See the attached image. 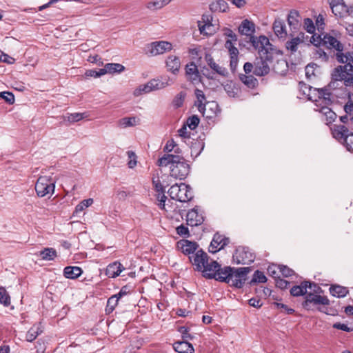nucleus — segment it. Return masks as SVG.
<instances>
[{"mask_svg":"<svg viewBox=\"0 0 353 353\" xmlns=\"http://www.w3.org/2000/svg\"><path fill=\"white\" fill-rule=\"evenodd\" d=\"M253 47L258 50L259 57L254 62V74L256 76H264L270 71L274 59L278 55V51L273 48L265 36H259V39H254Z\"/></svg>","mask_w":353,"mask_h":353,"instance_id":"nucleus-1","label":"nucleus"},{"mask_svg":"<svg viewBox=\"0 0 353 353\" xmlns=\"http://www.w3.org/2000/svg\"><path fill=\"white\" fill-rule=\"evenodd\" d=\"M250 270L251 268L249 267L239 268L225 267L221 268L219 265V270L215 272V276L212 279L220 282H225L230 286L241 288L246 281L247 274Z\"/></svg>","mask_w":353,"mask_h":353,"instance_id":"nucleus-2","label":"nucleus"},{"mask_svg":"<svg viewBox=\"0 0 353 353\" xmlns=\"http://www.w3.org/2000/svg\"><path fill=\"white\" fill-rule=\"evenodd\" d=\"M158 165L165 167L170 165L171 176L175 179H184L190 172V165L181 155L165 154L159 159Z\"/></svg>","mask_w":353,"mask_h":353,"instance_id":"nucleus-3","label":"nucleus"},{"mask_svg":"<svg viewBox=\"0 0 353 353\" xmlns=\"http://www.w3.org/2000/svg\"><path fill=\"white\" fill-rule=\"evenodd\" d=\"M335 82H331L327 88L316 89L311 86L305 85L303 94L307 96V99L314 102L315 108H318L322 104L331 105L334 101V97L336 94L335 90H331V88L334 86Z\"/></svg>","mask_w":353,"mask_h":353,"instance_id":"nucleus-4","label":"nucleus"},{"mask_svg":"<svg viewBox=\"0 0 353 353\" xmlns=\"http://www.w3.org/2000/svg\"><path fill=\"white\" fill-rule=\"evenodd\" d=\"M310 42L316 46H324L330 50H334L337 53H342L343 44L331 33L314 34L311 37Z\"/></svg>","mask_w":353,"mask_h":353,"instance_id":"nucleus-5","label":"nucleus"},{"mask_svg":"<svg viewBox=\"0 0 353 353\" xmlns=\"http://www.w3.org/2000/svg\"><path fill=\"white\" fill-rule=\"evenodd\" d=\"M174 83V81L168 77H163L161 80L153 79L145 84L140 85L133 91L134 97L149 93L153 90H161Z\"/></svg>","mask_w":353,"mask_h":353,"instance_id":"nucleus-6","label":"nucleus"},{"mask_svg":"<svg viewBox=\"0 0 353 353\" xmlns=\"http://www.w3.org/2000/svg\"><path fill=\"white\" fill-rule=\"evenodd\" d=\"M224 35L227 37L225 47L228 50L230 57V65L232 71H234L238 64L239 50L235 47L237 41L236 34L229 28L225 30Z\"/></svg>","mask_w":353,"mask_h":353,"instance_id":"nucleus-7","label":"nucleus"},{"mask_svg":"<svg viewBox=\"0 0 353 353\" xmlns=\"http://www.w3.org/2000/svg\"><path fill=\"white\" fill-rule=\"evenodd\" d=\"M56 181L51 176H41L35 183V191L38 196H50L54 192Z\"/></svg>","mask_w":353,"mask_h":353,"instance_id":"nucleus-8","label":"nucleus"},{"mask_svg":"<svg viewBox=\"0 0 353 353\" xmlns=\"http://www.w3.org/2000/svg\"><path fill=\"white\" fill-rule=\"evenodd\" d=\"M168 194L172 199L180 202H187L193 197L190 186L183 183L172 185L168 190Z\"/></svg>","mask_w":353,"mask_h":353,"instance_id":"nucleus-9","label":"nucleus"},{"mask_svg":"<svg viewBox=\"0 0 353 353\" xmlns=\"http://www.w3.org/2000/svg\"><path fill=\"white\" fill-rule=\"evenodd\" d=\"M254 254L248 248L238 247L232 256V261L236 264H250L254 260Z\"/></svg>","mask_w":353,"mask_h":353,"instance_id":"nucleus-10","label":"nucleus"},{"mask_svg":"<svg viewBox=\"0 0 353 353\" xmlns=\"http://www.w3.org/2000/svg\"><path fill=\"white\" fill-rule=\"evenodd\" d=\"M172 49V44L165 41H154L147 45L146 53L150 56H157Z\"/></svg>","mask_w":353,"mask_h":353,"instance_id":"nucleus-11","label":"nucleus"},{"mask_svg":"<svg viewBox=\"0 0 353 353\" xmlns=\"http://www.w3.org/2000/svg\"><path fill=\"white\" fill-rule=\"evenodd\" d=\"M309 290L316 293H320L321 288L315 283L303 281L299 285H294L290 290V294L294 296L307 295Z\"/></svg>","mask_w":353,"mask_h":353,"instance_id":"nucleus-12","label":"nucleus"},{"mask_svg":"<svg viewBox=\"0 0 353 353\" xmlns=\"http://www.w3.org/2000/svg\"><path fill=\"white\" fill-rule=\"evenodd\" d=\"M125 70V67L120 63H106L103 68L98 71L90 70V77H99L106 73L121 72Z\"/></svg>","mask_w":353,"mask_h":353,"instance_id":"nucleus-13","label":"nucleus"},{"mask_svg":"<svg viewBox=\"0 0 353 353\" xmlns=\"http://www.w3.org/2000/svg\"><path fill=\"white\" fill-rule=\"evenodd\" d=\"M198 110L207 119H212L221 112L218 103L213 101H207L203 105H198Z\"/></svg>","mask_w":353,"mask_h":353,"instance_id":"nucleus-14","label":"nucleus"},{"mask_svg":"<svg viewBox=\"0 0 353 353\" xmlns=\"http://www.w3.org/2000/svg\"><path fill=\"white\" fill-rule=\"evenodd\" d=\"M318 293L314 292L312 290H309L307 294L305 296V300L303 303V305L309 309L310 305L313 303L314 305H327L330 304V301L327 296H321L317 294Z\"/></svg>","mask_w":353,"mask_h":353,"instance_id":"nucleus-15","label":"nucleus"},{"mask_svg":"<svg viewBox=\"0 0 353 353\" xmlns=\"http://www.w3.org/2000/svg\"><path fill=\"white\" fill-rule=\"evenodd\" d=\"M255 24L248 19H244L239 26V32L242 34L247 36L250 38V41L253 46V41L254 39H259V37L254 36L255 33Z\"/></svg>","mask_w":353,"mask_h":353,"instance_id":"nucleus-16","label":"nucleus"},{"mask_svg":"<svg viewBox=\"0 0 353 353\" xmlns=\"http://www.w3.org/2000/svg\"><path fill=\"white\" fill-rule=\"evenodd\" d=\"M186 221L187 223L190 226L201 225L204 221L203 212H199L198 208H194L187 213Z\"/></svg>","mask_w":353,"mask_h":353,"instance_id":"nucleus-17","label":"nucleus"},{"mask_svg":"<svg viewBox=\"0 0 353 353\" xmlns=\"http://www.w3.org/2000/svg\"><path fill=\"white\" fill-rule=\"evenodd\" d=\"M229 241H230L228 238H226L221 234L216 233L214 235L210 245L209 250L210 252L216 253V252L223 249L226 245H228Z\"/></svg>","mask_w":353,"mask_h":353,"instance_id":"nucleus-18","label":"nucleus"},{"mask_svg":"<svg viewBox=\"0 0 353 353\" xmlns=\"http://www.w3.org/2000/svg\"><path fill=\"white\" fill-rule=\"evenodd\" d=\"M301 17L299 12L295 10H291L287 17V21L292 33H296L301 27Z\"/></svg>","mask_w":353,"mask_h":353,"instance_id":"nucleus-19","label":"nucleus"},{"mask_svg":"<svg viewBox=\"0 0 353 353\" xmlns=\"http://www.w3.org/2000/svg\"><path fill=\"white\" fill-rule=\"evenodd\" d=\"M208 254L202 250H197L194 254L189 257L192 265L199 271L204 268V262H206Z\"/></svg>","mask_w":353,"mask_h":353,"instance_id":"nucleus-20","label":"nucleus"},{"mask_svg":"<svg viewBox=\"0 0 353 353\" xmlns=\"http://www.w3.org/2000/svg\"><path fill=\"white\" fill-rule=\"evenodd\" d=\"M161 180L159 176H154L152 178V183L155 188V190L157 192L160 193H164L165 192V188L170 185L171 183V178H173L171 176V174L170 176L168 175H163L161 176Z\"/></svg>","mask_w":353,"mask_h":353,"instance_id":"nucleus-21","label":"nucleus"},{"mask_svg":"<svg viewBox=\"0 0 353 353\" xmlns=\"http://www.w3.org/2000/svg\"><path fill=\"white\" fill-rule=\"evenodd\" d=\"M330 105L322 104L318 108H314L315 111L319 112L324 118L327 125L332 123L336 119V114L329 107Z\"/></svg>","mask_w":353,"mask_h":353,"instance_id":"nucleus-22","label":"nucleus"},{"mask_svg":"<svg viewBox=\"0 0 353 353\" xmlns=\"http://www.w3.org/2000/svg\"><path fill=\"white\" fill-rule=\"evenodd\" d=\"M185 74L188 79L194 84L201 82V76L196 65L191 62L185 66Z\"/></svg>","mask_w":353,"mask_h":353,"instance_id":"nucleus-23","label":"nucleus"},{"mask_svg":"<svg viewBox=\"0 0 353 353\" xmlns=\"http://www.w3.org/2000/svg\"><path fill=\"white\" fill-rule=\"evenodd\" d=\"M205 60L208 65V66L214 71V73H216L221 76L225 77L228 74L227 69L221 65H219L216 63L212 55L209 53H206L205 55Z\"/></svg>","mask_w":353,"mask_h":353,"instance_id":"nucleus-24","label":"nucleus"},{"mask_svg":"<svg viewBox=\"0 0 353 353\" xmlns=\"http://www.w3.org/2000/svg\"><path fill=\"white\" fill-rule=\"evenodd\" d=\"M272 28L276 36L281 39H285L288 33L285 21L281 19H276L273 23Z\"/></svg>","mask_w":353,"mask_h":353,"instance_id":"nucleus-25","label":"nucleus"},{"mask_svg":"<svg viewBox=\"0 0 353 353\" xmlns=\"http://www.w3.org/2000/svg\"><path fill=\"white\" fill-rule=\"evenodd\" d=\"M332 134L334 139L343 144L346 137L349 136L347 128L343 125H334L331 128Z\"/></svg>","mask_w":353,"mask_h":353,"instance_id":"nucleus-26","label":"nucleus"},{"mask_svg":"<svg viewBox=\"0 0 353 353\" xmlns=\"http://www.w3.org/2000/svg\"><path fill=\"white\" fill-rule=\"evenodd\" d=\"M304 42V33L300 32L297 37L292 38L285 43L286 49L291 53L296 52L300 44Z\"/></svg>","mask_w":353,"mask_h":353,"instance_id":"nucleus-27","label":"nucleus"},{"mask_svg":"<svg viewBox=\"0 0 353 353\" xmlns=\"http://www.w3.org/2000/svg\"><path fill=\"white\" fill-rule=\"evenodd\" d=\"M124 270L125 268L121 263L115 261L107 266L105 274L110 278H115Z\"/></svg>","mask_w":353,"mask_h":353,"instance_id":"nucleus-28","label":"nucleus"},{"mask_svg":"<svg viewBox=\"0 0 353 353\" xmlns=\"http://www.w3.org/2000/svg\"><path fill=\"white\" fill-rule=\"evenodd\" d=\"M219 264L214 260H210L208 266H204L203 269L199 270L202 272L204 277L212 279L215 276L214 274L219 270Z\"/></svg>","mask_w":353,"mask_h":353,"instance_id":"nucleus-29","label":"nucleus"},{"mask_svg":"<svg viewBox=\"0 0 353 353\" xmlns=\"http://www.w3.org/2000/svg\"><path fill=\"white\" fill-rule=\"evenodd\" d=\"M165 64L168 70L173 74H176L179 72L181 67V61L178 57L170 55L165 61Z\"/></svg>","mask_w":353,"mask_h":353,"instance_id":"nucleus-30","label":"nucleus"},{"mask_svg":"<svg viewBox=\"0 0 353 353\" xmlns=\"http://www.w3.org/2000/svg\"><path fill=\"white\" fill-rule=\"evenodd\" d=\"M178 246L181 250V252L185 254H194L198 248V245L195 242H192L188 240L178 243Z\"/></svg>","mask_w":353,"mask_h":353,"instance_id":"nucleus-31","label":"nucleus"},{"mask_svg":"<svg viewBox=\"0 0 353 353\" xmlns=\"http://www.w3.org/2000/svg\"><path fill=\"white\" fill-rule=\"evenodd\" d=\"M330 6L332 13L338 17H343L349 12L348 8L345 4L344 1L330 5Z\"/></svg>","mask_w":353,"mask_h":353,"instance_id":"nucleus-32","label":"nucleus"},{"mask_svg":"<svg viewBox=\"0 0 353 353\" xmlns=\"http://www.w3.org/2000/svg\"><path fill=\"white\" fill-rule=\"evenodd\" d=\"M202 19L205 23L202 25L201 22H199L198 24L200 33L206 36L212 35L215 33V27L208 21V19H207V21H205V16H203Z\"/></svg>","mask_w":353,"mask_h":353,"instance_id":"nucleus-33","label":"nucleus"},{"mask_svg":"<svg viewBox=\"0 0 353 353\" xmlns=\"http://www.w3.org/2000/svg\"><path fill=\"white\" fill-rule=\"evenodd\" d=\"M174 348L179 353H193L194 351L192 345L186 341L175 342Z\"/></svg>","mask_w":353,"mask_h":353,"instance_id":"nucleus-34","label":"nucleus"},{"mask_svg":"<svg viewBox=\"0 0 353 353\" xmlns=\"http://www.w3.org/2000/svg\"><path fill=\"white\" fill-rule=\"evenodd\" d=\"M37 255L43 261H52L57 256V251L52 248H46L39 251Z\"/></svg>","mask_w":353,"mask_h":353,"instance_id":"nucleus-35","label":"nucleus"},{"mask_svg":"<svg viewBox=\"0 0 353 353\" xmlns=\"http://www.w3.org/2000/svg\"><path fill=\"white\" fill-rule=\"evenodd\" d=\"M82 273V270L80 268L74 266H68L64 268L63 274L64 276L70 279H74L79 277Z\"/></svg>","mask_w":353,"mask_h":353,"instance_id":"nucleus-36","label":"nucleus"},{"mask_svg":"<svg viewBox=\"0 0 353 353\" xmlns=\"http://www.w3.org/2000/svg\"><path fill=\"white\" fill-rule=\"evenodd\" d=\"M210 9L212 12H225L228 9V4L224 0H216L210 5Z\"/></svg>","mask_w":353,"mask_h":353,"instance_id":"nucleus-37","label":"nucleus"},{"mask_svg":"<svg viewBox=\"0 0 353 353\" xmlns=\"http://www.w3.org/2000/svg\"><path fill=\"white\" fill-rule=\"evenodd\" d=\"M139 119L135 117H123L118 121V125L122 128L133 127L139 124Z\"/></svg>","mask_w":353,"mask_h":353,"instance_id":"nucleus-38","label":"nucleus"},{"mask_svg":"<svg viewBox=\"0 0 353 353\" xmlns=\"http://www.w3.org/2000/svg\"><path fill=\"white\" fill-rule=\"evenodd\" d=\"M121 297V293H118L110 297L107 301L105 311L111 313L117 305L119 299Z\"/></svg>","mask_w":353,"mask_h":353,"instance_id":"nucleus-39","label":"nucleus"},{"mask_svg":"<svg viewBox=\"0 0 353 353\" xmlns=\"http://www.w3.org/2000/svg\"><path fill=\"white\" fill-rule=\"evenodd\" d=\"M330 292L334 296L344 297L348 293V290L340 285H332L330 288Z\"/></svg>","mask_w":353,"mask_h":353,"instance_id":"nucleus-40","label":"nucleus"},{"mask_svg":"<svg viewBox=\"0 0 353 353\" xmlns=\"http://www.w3.org/2000/svg\"><path fill=\"white\" fill-rule=\"evenodd\" d=\"M42 330L39 325L32 326L27 332L26 339L28 341H33L41 333Z\"/></svg>","mask_w":353,"mask_h":353,"instance_id":"nucleus-41","label":"nucleus"},{"mask_svg":"<svg viewBox=\"0 0 353 353\" xmlns=\"http://www.w3.org/2000/svg\"><path fill=\"white\" fill-rule=\"evenodd\" d=\"M240 79L245 85L250 88H254L257 83V80L252 75H241Z\"/></svg>","mask_w":353,"mask_h":353,"instance_id":"nucleus-42","label":"nucleus"},{"mask_svg":"<svg viewBox=\"0 0 353 353\" xmlns=\"http://www.w3.org/2000/svg\"><path fill=\"white\" fill-rule=\"evenodd\" d=\"M336 59L340 63H347L350 62L353 63V52H347L346 54L336 53Z\"/></svg>","mask_w":353,"mask_h":353,"instance_id":"nucleus-43","label":"nucleus"},{"mask_svg":"<svg viewBox=\"0 0 353 353\" xmlns=\"http://www.w3.org/2000/svg\"><path fill=\"white\" fill-rule=\"evenodd\" d=\"M0 303L4 306H8L10 304V297L3 287H0Z\"/></svg>","mask_w":353,"mask_h":353,"instance_id":"nucleus-44","label":"nucleus"},{"mask_svg":"<svg viewBox=\"0 0 353 353\" xmlns=\"http://www.w3.org/2000/svg\"><path fill=\"white\" fill-rule=\"evenodd\" d=\"M130 194V192L127 191L124 188H118L115 190V198L119 201H124Z\"/></svg>","mask_w":353,"mask_h":353,"instance_id":"nucleus-45","label":"nucleus"},{"mask_svg":"<svg viewBox=\"0 0 353 353\" xmlns=\"http://www.w3.org/2000/svg\"><path fill=\"white\" fill-rule=\"evenodd\" d=\"M267 281V278L263 274V272L256 270L253 275V277L251 280V283H265Z\"/></svg>","mask_w":353,"mask_h":353,"instance_id":"nucleus-46","label":"nucleus"},{"mask_svg":"<svg viewBox=\"0 0 353 353\" xmlns=\"http://www.w3.org/2000/svg\"><path fill=\"white\" fill-rule=\"evenodd\" d=\"M199 121L200 120L196 115H192L187 119L185 125L190 130H194L198 126Z\"/></svg>","mask_w":353,"mask_h":353,"instance_id":"nucleus-47","label":"nucleus"},{"mask_svg":"<svg viewBox=\"0 0 353 353\" xmlns=\"http://www.w3.org/2000/svg\"><path fill=\"white\" fill-rule=\"evenodd\" d=\"M88 207V199H84L81 203L77 205L75 211H74V216H80V214L83 213L84 215L85 213L83 211L85 208Z\"/></svg>","mask_w":353,"mask_h":353,"instance_id":"nucleus-48","label":"nucleus"},{"mask_svg":"<svg viewBox=\"0 0 353 353\" xmlns=\"http://www.w3.org/2000/svg\"><path fill=\"white\" fill-rule=\"evenodd\" d=\"M344 111L350 117V121L353 123V101L350 99L345 104Z\"/></svg>","mask_w":353,"mask_h":353,"instance_id":"nucleus-49","label":"nucleus"},{"mask_svg":"<svg viewBox=\"0 0 353 353\" xmlns=\"http://www.w3.org/2000/svg\"><path fill=\"white\" fill-rule=\"evenodd\" d=\"M85 113H72L67 115L65 117V121L70 123H73L81 120L84 117Z\"/></svg>","mask_w":353,"mask_h":353,"instance_id":"nucleus-50","label":"nucleus"},{"mask_svg":"<svg viewBox=\"0 0 353 353\" xmlns=\"http://www.w3.org/2000/svg\"><path fill=\"white\" fill-rule=\"evenodd\" d=\"M128 157L129 161L128 162V167L130 168H133L137 165V155L136 154L131 150H128L127 152Z\"/></svg>","mask_w":353,"mask_h":353,"instance_id":"nucleus-51","label":"nucleus"},{"mask_svg":"<svg viewBox=\"0 0 353 353\" xmlns=\"http://www.w3.org/2000/svg\"><path fill=\"white\" fill-rule=\"evenodd\" d=\"M157 199L158 201L157 205L159 207V208L163 210L167 211L168 210L165 208V201L167 199V197L165 195V194L158 192V194L157 196Z\"/></svg>","mask_w":353,"mask_h":353,"instance_id":"nucleus-52","label":"nucleus"},{"mask_svg":"<svg viewBox=\"0 0 353 353\" xmlns=\"http://www.w3.org/2000/svg\"><path fill=\"white\" fill-rule=\"evenodd\" d=\"M304 29L309 33H313L315 31V26L313 21L310 18H305L303 22Z\"/></svg>","mask_w":353,"mask_h":353,"instance_id":"nucleus-53","label":"nucleus"},{"mask_svg":"<svg viewBox=\"0 0 353 353\" xmlns=\"http://www.w3.org/2000/svg\"><path fill=\"white\" fill-rule=\"evenodd\" d=\"M195 95L197 99V103H198L197 105H203L206 103L205 97L202 90H201L199 89H196L195 90Z\"/></svg>","mask_w":353,"mask_h":353,"instance_id":"nucleus-54","label":"nucleus"},{"mask_svg":"<svg viewBox=\"0 0 353 353\" xmlns=\"http://www.w3.org/2000/svg\"><path fill=\"white\" fill-rule=\"evenodd\" d=\"M0 97L10 104H12L14 102V97L11 92H1L0 93Z\"/></svg>","mask_w":353,"mask_h":353,"instance_id":"nucleus-55","label":"nucleus"},{"mask_svg":"<svg viewBox=\"0 0 353 353\" xmlns=\"http://www.w3.org/2000/svg\"><path fill=\"white\" fill-rule=\"evenodd\" d=\"M278 269L282 275L285 277H288L294 273V271L292 269L283 265H279L278 266Z\"/></svg>","mask_w":353,"mask_h":353,"instance_id":"nucleus-56","label":"nucleus"},{"mask_svg":"<svg viewBox=\"0 0 353 353\" xmlns=\"http://www.w3.org/2000/svg\"><path fill=\"white\" fill-rule=\"evenodd\" d=\"M185 97V94L183 92H180L176 95L175 99H174L173 104L175 107L179 108L182 105L183 102L184 101Z\"/></svg>","mask_w":353,"mask_h":353,"instance_id":"nucleus-57","label":"nucleus"},{"mask_svg":"<svg viewBox=\"0 0 353 353\" xmlns=\"http://www.w3.org/2000/svg\"><path fill=\"white\" fill-rule=\"evenodd\" d=\"M343 145L345 146L347 150L353 152V133H350L349 136L346 137Z\"/></svg>","mask_w":353,"mask_h":353,"instance_id":"nucleus-58","label":"nucleus"},{"mask_svg":"<svg viewBox=\"0 0 353 353\" xmlns=\"http://www.w3.org/2000/svg\"><path fill=\"white\" fill-rule=\"evenodd\" d=\"M175 147H176V143L173 139H170L168 141L163 150L168 154H171L172 151L174 150Z\"/></svg>","mask_w":353,"mask_h":353,"instance_id":"nucleus-59","label":"nucleus"},{"mask_svg":"<svg viewBox=\"0 0 353 353\" xmlns=\"http://www.w3.org/2000/svg\"><path fill=\"white\" fill-rule=\"evenodd\" d=\"M178 134L182 139H187L190 137V132L188 130L186 125H183L178 130Z\"/></svg>","mask_w":353,"mask_h":353,"instance_id":"nucleus-60","label":"nucleus"},{"mask_svg":"<svg viewBox=\"0 0 353 353\" xmlns=\"http://www.w3.org/2000/svg\"><path fill=\"white\" fill-rule=\"evenodd\" d=\"M176 232L181 236H188L189 230L188 228L183 225H181L176 228Z\"/></svg>","mask_w":353,"mask_h":353,"instance_id":"nucleus-61","label":"nucleus"},{"mask_svg":"<svg viewBox=\"0 0 353 353\" xmlns=\"http://www.w3.org/2000/svg\"><path fill=\"white\" fill-rule=\"evenodd\" d=\"M333 327L338 329V330H343L345 332H351L353 330L352 328L349 327L346 324L341 323H335L333 325Z\"/></svg>","mask_w":353,"mask_h":353,"instance_id":"nucleus-62","label":"nucleus"},{"mask_svg":"<svg viewBox=\"0 0 353 353\" xmlns=\"http://www.w3.org/2000/svg\"><path fill=\"white\" fill-rule=\"evenodd\" d=\"M14 59L10 57L9 55L6 54H2V55L0 57V61H3L4 63H8V64H12L14 63Z\"/></svg>","mask_w":353,"mask_h":353,"instance_id":"nucleus-63","label":"nucleus"},{"mask_svg":"<svg viewBox=\"0 0 353 353\" xmlns=\"http://www.w3.org/2000/svg\"><path fill=\"white\" fill-rule=\"evenodd\" d=\"M249 304L250 305L256 308H259L262 305L261 301L259 299L254 298H252L249 300Z\"/></svg>","mask_w":353,"mask_h":353,"instance_id":"nucleus-64","label":"nucleus"}]
</instances>
